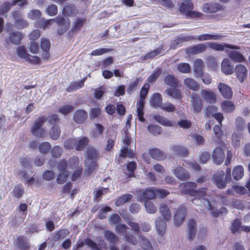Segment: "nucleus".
Wrapping results in <instances>:
<instances>
[{"mask_svg":"<svg viewBox=\"0 0 250 250\" xmlns=\"http://www.w3.org/2000/svg\"><path fill=\"white\" fill-rule=\"evenodd\" d=\"M99 158V153L96 149L93 147L87 148L84 164V174L86 176H90L97 168Z\"/></svg>","mask_w":250,"mask_h":250,"instance_id":"nucleus-1","label":"nucleus"},{"mask_svg":"<svg viewBox=\"0 0 250 250\" xmlns=\"http://www.w3.org/2000/svg\"><path fill=\"white\" fill-rule=\"evenodd\" d=\"M194 5L190 0L182 1L179 7V11L181 15L186 17V19L200 18L203 14L200 12L193 11Z\"/></svg>","mask_w":250,"mask_h":250,"instance_id":"nucleus-2","label":"nucleus"},{"mask_svg":"<svg viewBox=\"0 0 250 250\" xmlns=\"http://www.w3.org/2000/svg\"><path fill=\"white\" fill-rule=\"evenodd\" d=\"M47 120V118L44 116H42L35 121L30 130L33 136L38 139L45 138L46 136L47 132L46 130L42 126Z\"/></svg>","mask_w":250,"mask_h":250,"instance_id":"nucleus-3","label":"nucleus"},{"mask_svg":"<svg viewBox=\"0 0 250 250\" xmlns=\"http://www.w3.org/2000/svg\"><path fill=\"white\" fill-rule=\"evenodd\" d=\"M225 173L223 171H219L213 176L214 183L219 189H223L226 187V184L231 180V168L227 167L226 170L225 181L224 180Z\"/></svg>","mask_w":250,"mask_h":250,"instance_id":"nucleus-4","label":"nucleus"},{"mask_svg":"<svg viewBox=\"0 0 250 250\" xmlns=\"http://www.w3.org/2000/svg\"><path fill=\"white\" fill-rule=\"evenodd\" d=\"M54 21L58 25L57 33L59 36L64 34L69 29L70 21L69 19H65L62 16H58L54 19Z\"/></svg>","mask_w":250,"mask_h":250,"instance_id":"nucleus-5","label":"nucleus"},{"mask_svg":"<svg viewBox=\"0 0 250 250\" xmlns=\"http://www.w3.org/2000/svg\"><path fill=\"white\" fill-rule=\"evenodd\" d=\"M190 98L191 109L194 113H199L203 108V103L200 97L197 93H192Z\"/></svg>","mask_w":250,"mask_h":250,"instance_id":"nucleus-6","label":"nucleus"},{"mask_svg":"<svg viewBox=\"0 0 250 250\" xmlns=\"http://www.w3.org/2000/svg\"><path fill=\"white\" fill-rule=\"evenodd\" d=\"M186 214L187 209L185 207L180 206L177 208L174 216V223L176 226L179 227L182 225L185 220Z\"/></svg>","mask_w":250,"mask_h":250,"instance_id":"nucleus-7","label":"nucleus"},{"mask_svg":"<svg viewBox=\"0 0 250 250\" xmlns=\"http://www.w3.org/2000/svg\"><path fill=\"white\" fill-rule=\"evenodd\" d=\"M208 47L218 51H222L225 50L226 48L231 49H239L240 47L238 45L230 44L229 43H218L217 42H207Z\"/></svg>","mask_w":250,"mask_h":250,"instance_id":"nucleus-8","label":"nucleus"},{"mask_svg":"<svg viewBox=\"0 0 250 250\" xmlns=\"http://www.w3.org/2000/svg\"><path fill=\"white\" fill-rule=\"evenodd\" d=\"M137 198L138 200L141 202L148 201L147 200L148 199L156 198L155 188H150L146 189L143 192L138 194Z\"/></svg>","mask_w":250,"mask_h":250,"instance_id":"nucleus-9","label":"nucleus"},{"mask_svg":"<svg viewBox=\"0 0 250 250\" xmlns=\"http://www.w3.org/2000/svg\"><path fill=\"white\" fill-rule=\"evenodd\" d=\"M104 235L105 239L112 245L110 246V250H119V249L114 246L118 241V237L113 232L109 230H105L104 232Z\"/></svg>","mask_w":250,"mask_h":250,"instance_id":"nucleus-10","label":"nucleus"},{"mask_svg":"<svg viewBox=\"0 0 250 250\" xmlns=\"http://www.w3.org/2000/svg\"><path fill=\"white\" fill-rule=\"evenodd\" d=\"M208 47L207 42L205 43H198L188 47L186 53L189 55H195L204 52Z\"/></svg>","mask_w":250,"mask_h":250,"instance_id":"nucleus-11","label":"nucleus"},{"mask_svg":"<svg viewBox=\"0 0 250 250\" xmlns=\"http://www.w3.org/2000/svg\"><path fill=\"white\" fill-rule=\"evenodd\" d=\"M188 235L187 238L190 241H192L197 233V222L193 218L189 219L188 223Z\"/></svg>","mask_w":250,"mask_h":250,"instance_id":"nucleus-12","label":"nucleus"},{"mask_svg":"<svg viewBox=\"0 0 250 250\" xmlns=\"http://www.w3.org/2000/svg\"><path fill=\"white\" fill-rule=\"evenodd\" d=\"M222 9V5L218 3L208 2L204 4L202 10L206 13H215Z\"/></svg>","mask_w":250,"mask_h":250,"instance_id":"nucleus-13","label":"nucleus"},{"mask_svg":"<svg viewBox=\"0 0 250 250\" xmlns=\"http://www.w3.org/2000/svg\"><path fill=\"white\" fill-rule=\"evenodd\" d=\"M212 158L214 164L221 165L225 159V153L223 149L220 147H217L213 151Z\"/></svg>","mask_w":250,"mask_h":250,"instance_id":"nucleus-14","label":"nucleus"},{"mask_svg":"<svg viewBox=\"0 0 250 250\" xmlns=\"http://www.w3.org/2000/svg\"><path fill=\"white\" fill-rule=\"evenodd\" d=\"M88 117L87 112L84 109H78L73 114V120L78 124L83 123Z\"/></svg>","mask_w":250,"mask_h":250,"instance_id":"nucleus-15","label":"nucleus"},{"mask_svg":"<svg viewBox=\"0 0 250 250\" xmlns=\"http://www.w3.org/2000/svg\"><path fill=\"white\" fill-rule=\"evenodd\" d=\"M174 175L180 180H188L189 178V172L184 168L179 167L173 169Z\"/></svg>","mask_w":250,"mask_h":250,"instance_id":"nucleus-16","label":"nucleus"},{"mask_svg":"<svg viewBox=\"0 0 250 250\" xmlns=\"http://www.w3.org/2000/svg\"><path fill=\"white\" fill-rule=\"evenodd\" d=\"M219 92L223 97L227 99H230L232 96L231 88L228 85L220 83L218 85Z\"/></svg>","mask_w":250,"mask_h":250,"instance_id":"nucleus-17","label":"nucleus"},{"mask_svg":"<svg viewBox=\"0 0 250 250\" xmlns=\"http://www.w3.org/2000/svg\"><path fill=\"white\" fill-rule=\"evenodd\" d=\"M167 221L161 217H159L156 219L155 227L159 235L163 236L164 234L167 227L166 223Z\"/></svg>","mask_w":250,"mask_h":250,"instance_id":"nucleus-18","label":"nucleus"},{"mask_svg":"<svg viewBox=\"0 0 250 250\" xmlns=\"http://www.w3.org/2000/svg\"><path fill=\"white\" fill-rule=\"evenodd\" d=\"M70 233L69 230L67 229H62L52 233V241L54 243L61 239H63Z\"/></svg>","mask_w":250,"mask_h":250,"instance_id":"nucleus-19","label":"nucleus"},{"mask_svg":"<svg viewBox=\"0 0 250 250\" xmlns=\"http://www.w3.org/2000/svg\"><path fill=\"white\" fill-rule=\"evenodd\" d=\"M202 98L208 103L212 104L216 102L215 94L211 90L203 89L201 91Z\"/></svg>","mask_w":250,"mask_h":250,"instance_id":"nucleus-20","label":"nucleus"},{"mask_svg":"<svg viewBox=\"0 0 250 250\" xmlns=\"http://www.w3.org/2000/svg\"><path fill=\"white\" fill-rule=\"evenodd\" d=\"M77 8L76 5L72 3H67L64 6L62 13L64 16H74L77 13Z\"/></svg>","mask_w":250,"mask_h":250,"instance_id":"nucleus-21","label":"nucleus"},{"mask_svg":"<svg viewBox=\"0 0 250 250\" xmlns=\"http://www.w3.org/2000/svg\"><path fill=\"white\" fill-rule=\"evenodd\" d=\"M235 73L238 80L242 83L247 76V69L242 64H237L235 68Z\"/></svg>","mask_w":250,"mask_h":250,"instance_id":"nucleus-22","label":"nucleus"},{"mask_svg":"<svg viewBox=\"0 0 250 250\" xmlns=\"http://www.w3.org/2000/svg\"><path fill=\"white\" fill-rule=\"evenodd\" d=\"M221 69L222 72L227 75L233 73V67L229 59L225 58L223 59L221 63Z\"/></svg>","mask_w":250,"mask_h":250,"instance_id":"nucleus-23","label":"nucleus"},{"mask_svg":"<svg viewBox=\"0 0 250 250\" xmlns=\"http://www.w3.org/2000/svg\"><path fill=\"white\" fill-rule=\"evenodd\" d=\"M149 152L153 159L158 161L163 160L167 157V155L165 152L157 148L150 149L149 150Z\"/></svg>","mask_w":250,"mask_h":250,"instance_id":"nucleus-24","label":"nucleus"},{"mask_svg":"<svg viewBox=\"0 0 250 250\" xmlns=\"http://www.w3.org/2000/svg\"><path fill=\"white\" fill-rule=\"evenodd\" d=\"M17 247L21 250H28L30 248V244L27 238L24 236H21L17 238L16 240Z\"/></svg>","mask_w":250,"mask_h":250,"instance_id":"nucleus-25","label":"nucleus"},{"mask_svg":"<svg viewBox=\"0 0 250 250\" xmlns=\"http://www.w3.org/2000/svg\"><path fill=\"white\" fill-rule=\"evenodd\" d=\"M150 104L154 108H160L162 105V95L159 93H154L150 99Z\"/></svg>","mask_w":250,"mask_h":250,"instance_id":"nucleus-26","label":"nucleus"},{"mask_svg":"<svg viewBox=\"0 0 250 250\" xmlns=\"http://www.w3.org/2000/svg\"><path fill=\"white\" fill-rule=\"evenodd\" d=\"M228 56L231 61L235 62H242L245 61L243 55L236 50L230 51Z\"/></svg>","mask_w":250,"mask_h":250,"instance_id":"nucleus-27","label":"nucleus"},{"mask_svg":"<svg viewBox=\"0 0 250 250\" xmlns=\"http://www.w3.org/2000/svg\"><path fill=\"white\" fill-rule=\"evenodd\" d=\"M23 38L22 33L19 31L12 32L9 36V40L10 42L15 45H19Z\"/></svg>","mask_w":250,"mask_h":250,"instance_id":"nucleus-28","label":"nucleus"},{"mask_svg":"<svg viewBox=\"0 0 250 250\" xmlns=\"http://www.w3.org/2000/svg\"><path fill=\"white\" fill-rule=\"evenodd\" d=\"M184 83L186 87L193 91H197L200 89V84L192 78H187L185 79Z\"/></svg>","mask_w":250,"mask_h":250,"instance_id":"nucleus-29","label":"nucleus"},{"mask_svg":"<svg viewBox=\"0 0 250 250\" xmlns=\"http://www.w3.org/2000/svg\"><path fill=\"white\" fill-rule=\"evenodd\" d=\"M145 100L139 99V101L137 102V114L138 120L141 122H144L145 118L144 117V108L145 107Z\"/></svg>","mask_w":250,"mask_h":250,"instance_id":"nucleus-30","label":"nucleus"},{"mask_svg":"<svg viewBox=\"0 0 250 250\" xmlns=\"http://www.w3.org/2000/svg\"><path fill=\"white\" fill-rule=\"evenodd\" d=\"M160 212L166 221H169L171 218V214L169 208L165 203L161 204L159 208Z\"/></svg>","mask_w":250,"mask_h":250,"instance_id":"nucleus-31","label":"nucleus"},{"mask_svg":"<svg viewBox=\"0 0 250 250\" xmlns=\"http://www.w3.org/2000/svg\"><path fill=\"white\" fill-rule=\"evenodd\" d=\"M207 188H200L196 190H190L188 191L189 195L191 196L198 197L203 200H206L207 199L206 197L207 196Z\"/></svg>","mask_w":250,"mask_h":250,"instance_id":"nucleus-32","label":"nucleus"},{"mask_svg":"<svg viewBox=\"0 0 250 250\" xmlns=\"http://www.w3.org/2000/svg\"><path fill=\"white\" fill-rule=\"evenodd\" d=\"M165 83L170 86V88H177L178 86V80L171 74L167 75L164 79Z\"/></svg>","mask_w":250,"mask_h":250,"instance_id":"nucleus-33","label":"nucleus"},{"mask_svg":"<svg viewBox=\"0 0 250 250\" xmlns=\"http://www.w3.org/2000/svg\"><path fill=\"white\" fill-rule=\"evenodd\" d=\"M142 79L141 78H137L133 82H130L129 85L126 89L127 93L128 95H132L137 89L140 83L142 82Z\"/></svg>","mask_w":250,"mask_h":250,"instance_id":"nucleus-34","label":"nucleus"},{"mask_svg":"<svg viewBox=\"0 0 250 250\" xmlns=\"http://www.w3.org/2000/svg\"><path fill=\"white\" fill-rule=\"evenodd\" d=\"M172 153L174 155L185 157L188 154V150L187 148L182 146H173L171 148Z\"/></svg>","mask_w":250,"mask_h":250,"instance_id":"nucleus-35","label":"nucleus"},{"mask_svg":"<svg viewBox=\"0 0 250 250\" xmlns=\"http://www.w3.org/2000/svg\"><path fill=\"white\" fill-rule=\"evenodd\" d=\"M86 21V19L77 18L73 23V26L72 27L70 32L75 33L79 31L81 28L83 26Z\"/></svg>","mask_w":250,"mask_h":250,"instance_id":"nucleus-36","label":"nucleus"},{"mask_svg":"<svg viewBox=\"0 0 250 250\" xmlns=\"http://www.w3.org/2000/svg\"><path fill=\"white\" fill-rule=\"evenodd\" d=\"M163 49V46L161 45L157 48L154 50L150 51L149 52L146 54L145 56H142L141 59L143 61L150 60L158 55Z\"/></svg>","mask_w":250,"mask_h":250,"instance_id":"nucleus-37","label":"nucleus"},{"mask_svg":"<svg viewBox=\"0 0 250 250\" xmlns=\"http://www.w3.org/2000/svg\"><path fill=\"white\" fill-rule=\"evenodd\" d=\"M153 119L161 125L165 126H172L173 124L171 121L159 115H154Z\"/></svg>","mask_w":250,"mask_h":250,"instance_id":"nucleus-38","label":"nucleus"},{"mask_svg":"<svg viewBox=\"0 0 250 250\" xmlns=\"http://www.w3.org/2000/svg\"><path fill=\"white\" fill-rule=\"evenodd\" d=\"M221 107L224 112L229 113L234 110L235 106L232 102L230 101H225L222 103Z\"/></svg>","mask_w":250,"mask_h":250,"instance_id":"nucleus-39","label":"nucleus"},{"mask_svg":"<svg viewBox=\"0 0 250 250\" xmlns=\"http://www.w3.org/2000/svg\"><path fill=\"white\" fill-rule=\"evenodd\" d=\"M232 175L236 180L241 179L244 175V169L242 166L239 165L235 167L232 172Z\"/></svg>","mask_w":250,"mask_h":250,"instance_id":"nucleus-40","label":"nucleus"},{"mask_svg":"<svg viewBox=\"0 0 250 250\" xmlns=\"http://www.w3.org/2000/svg\"><path fill=\"white\" fill-rule=\"evenodd\" d=\"M16 53L17 56L21 59L26 60L28 57L31 55L27 53V49L25 46L20 45L16 48Z\"/></svg>","mask_w":250,"mask_h":250,"instance_id":"nucleus-41","label":"nucleus"},{"mask_svg":"<svg viewBox=\"0 0 250 250\" xmlns=\"http://www.w3.org/2000/svg\"><path fill=\"white\" fill-rule=\"evenodd\" d=\"M165 92L168 96L175 99L181 100L182 98L181 92L177 88H168Z\"/></svg>","mask_w":250,"mask_h":250,"instance_id":"nucleus-42","label":"nucleus"},{"mask_svg":"<svg viewBox=\"0 0 250 250\" xmlns=\"http://www.w3.org/2000/svg\"><path fill=\"white\" fill-rule=\"evenodd\" d=\"M60 133L61 129L60 126L58 125H54L49 130L50 137L53 140H56L59 138Z\"/></svg>","mask_w":250,"mask_h":250,"instance_id":"nucleus-43","label":"nucleus"},{"mask_svg":"<svg viewBox=\"0 0 250 250\" xmlns=\"http://www.w3.org/2000/svg\"><path fill=\"white\" fill-rule=\"evenodd\" d=\"M222 36L220 35H213L210 34H203L198 36L197 39L199 41L214 40H217L221 39Z\"/></svg>","mask_w":250,"mask_h":250,"instance_id":"nucleus-44","label":"nucleus"},{"mask_svg":"<svg viewBox=\"0 0 250 250\" xmlns=\"http://www.w3.org/2000/svg\"><path fill=\"white\" fill-rule=\"evenodd\" d=\"M162 73V69L161 68H156L151 74V75L147 78V81L148 83H152L155 82L158 77L161 75Z\"/></svg>","mask_w":250,"mask_h":250,"instance_id":"nucleus-45","label":"nucleus"},{"mask_svg":"<svg viewBox=\"0 0 250 250\" xmlns=\"http://www.w3.org/2000/svg\"><path fill=\"white\" fill-rule=\"evenodd\" d=\"M147 128L149 132L154 136L161 134L163 131L162 128L156 125L149 124Z\"/></svg>","mask_w":250,"mask_h":250,"instance_id":"nucleus-46","label":"nucleus"},{"mask_svg":"<svg viewBox=\"0 0 250 250\" xmlns=\"http://www.w3.org/2000/svg\"><path fill=\"white\" fill-rule=\"evenodd\" d=\"M12 193L14 197L17 198H21L24 193L22 184H20L16 185L14 187Z\"/></svg>","mask_w":250,"mask_h":250,"instance_id":"nucleus-47","label":"nucleus"},{"mask_svg":"<svg viewBox=\"0 0 250 250\" xmlns=\"http://www.w3.org/2000/svg\"><path fill=\"white\" fill-rule=\"evenodd\" d=\"M89 142L88 139L86 137H83L78 141H77L75 148L78 151H81L87 145Z\"/></svg>","mask_w":250,"mask_h":250,"instance_id":"nucleus-48","label":"nucleus"},{"mask_svg":"<svg viewBox=\"0 0 250 250\" xmlns=\"http://www.w3.org/2000/svg\"><path fill=\"white\" fill-rule=\"evenodd\" d=\"M195 39V38L192 36H184L181 35L178 36L176 39L177 42L176 43L178 44L179 45L182 46L184 42H189Z\"/></svg>","mask_w":250,"mask_h":250,"instance_id":"nucleus-49","label":"nucleus"},{"mask_svg":"<svg viewBox=\"0 0 250 250\" xmlns=\"http://www.w3.org/2000/svg\"><path fill=\"white\" fill-rule=\"evenodd\" d=\"M105 91V88L104 86H101L95 89L93 93L94 98L98 100H101L103 97Z\"/></svg>","mask_w":250,"mask_h":250,"instance_id":"nucleus-50","label":"nucleus"},{"mask_svg":"<svg viewBox=\"0 0 250 250\" xmlns=\"http://www.w3.org/2000/svg\"><path fill=\"white\" fill-rule=\"evenodd\" d=\"M13 6L10 2H5L0 6V16L7 17L6 14L10 10L11 6Z\"/></svg>","mask_w":250,"mask_h":250,"instance_id":"nucleus-51","label":"nucleus"},{"mask_svg":"<svg viewBox=\"0 0 250 250\" xmlns=\"http://www.w3.org/2000/svg\"><path fill=\"white\" fill-rule=\"evenodd\" d=\"M177 70L182 73H188L191 71V67L189 63L182 62L178 64Z\"/></svg>","mask_w":250,"mask_h":250,"instance_id":"nucleus-52","label":"nucleus"},{"mask_svg":"<svg viewBox=\"0 0 250 250\" xmlns=\"http://www.w3.org/2000/svg\"><path fill=\"white\" fill-rule=\"evenodd\" d=\"M242 223L238 219H234L231 224V231L233 234L238 232L241 229Z\"/></svg>","mask_w":250,"mask_h":250,"instance_id":"nucleus-53","label":"nucleus"},{"mask_svg":"<svg viewBox=\"0 0 250 250\" xmlns=\"http://www.w3.org/2000/svg\"><path fill=\"white\" fill-rule=\"evenodd\" d=\"M235 125L236 128L239 131H242L246 128L245 121L241 117H238L235 119Z\"/></svg>","mask_w":250,"mask_h":250,"instance_id":"nucleus-54","label":"nucleus"},{"mask_svg":"<svg viewBox=\"0 0 250 250\" xmlns=\"http://www.w3.org/2000/svg\"><path fill=\"white\" fill-rule=\"evenodd\" d=\"M51 148V144L47 142H43L39 146V151L42 154H46Z\"/></svg>","mask_w":250,"mask_h":250,"instance_id":"nucleus-55","label":"nucleus"},{"mask_svg":"<svg viewBox=\"0 0 250 250\" xmlns=\"http://www.w3.org/2000/svg\"><path fill=\"white\" fill-rule=\"evenodd\" d=\"M21 165L25 168L30 169L32 167V160L28 157H24L20 159Z\"/></svg>","mask_w":250,"mask_h":250,"instance_id":"nucleus-56","label":"nucleus"},{"mask_svg":"<svg viewBox=\"0 0 250 250\" xmlns=\"http://www.w3.org/2000/svg\"><path fill=\"white\" fill-rule=\"evenodd\" d=\"M145 206L146 211L148 213H154L157 211V208L153 203L150 201H146L145 202Z\"/></svg>","mask_w":250,"mask_h":250,"instance_id":"nucleus-57","label":"nucleus"},{"mask_svg":"<svg viewBox=\"0 0 250 250\" xmlns=\"http://www.w3.org/2000/svg\"><path fill=\"white\" fill-rule=\"evenodd\" d=\"M218 108L215 105H208L206 108L205 116L208 118L212 117L217 111Z\"/></svg>","mask_w":250,"mask_h":250,"instance_id":"nucleus-58","label":"nucleus"},{"mask_svg":"<svg viewBox=\"0 0 250 250\" xmlns=\"http://www.w3.org/2000/svg\"><path fill=\"white\" fill-rule=\"evenodd\" d=\"M68 176V171L60 172L56 179L57 183L58 184H62L64 183L67 180Z\"/></svg>","mask_w":250,"mask_h":250,"instance_id":"nucleus-59","label":"nucleus"},{"mask_svg":"<svg viewBox=\"0 0 250 250\" xmlns=\"http://www.w3.org/2000/svg\"><path fill=\"white\" fill-rule=\"evenodd\" d=\"M83 86L79 81L71 82L66 88V91L71 92L82 88Z\"/></svg>","mask_w":250,"mask_h":250,"instance_id":"nucleus-60","label":"nucleus"},{"mask_svg":"<svg viewBox=\"0 0 250 250\" xmlns=\"http://www.w3.org/2000/svg\"><path fill=\"white\" fill-rule=\"evenodd\" d=\"M149 84L146 83L142 87L140 93V99L145 100L147 96L149 89Z\"/></svg>","mask_w":250,"mask_h":250,"instance_id":"nucleus-61","label":"nucleus"},{"mask_svg":"<svg viewBox=\"0 0 250 250\" xmlns=\"http://www.w3.org/2000/svg\"><path fill=\"white\" fill-rule=\"evenodd\" d=\"M51 47L50 42L49 39L42 38L41 42V48L43 51H49Z\"/></svg>","mask_w":250,"mask_h":250,"instance_id":"nucleus-62","label":"nucleus"},{"mask_svg":"<svg viewBox=\"0 0 250 250\" xmlns=\"http://www.w3.org/2000/svg\"><path fill=\"white\" fill-rule=\"evenodd\" d=\"M77 140L72 139H67L64 143L65 149L70 150L76 147Z\"/></svg>","mask_w":250,"mask_h":250,"instance_id":"nucleus-63","label":"nucleus"},{"mask_svg":"<svg viewBox=\"0 0 250 250\" xmlns=\"http://www.w3.org/2000/svg\"><path fill=\"white\" fill-rule=\"evenodd\" d=\"M62 152V149L59 146H55L51 149L52 157L59 158Z\"/></svg>","mask_w":250,"mask_h":250,"instance_id":"nucleus-64","label":"nucleus"}]
</instances>
